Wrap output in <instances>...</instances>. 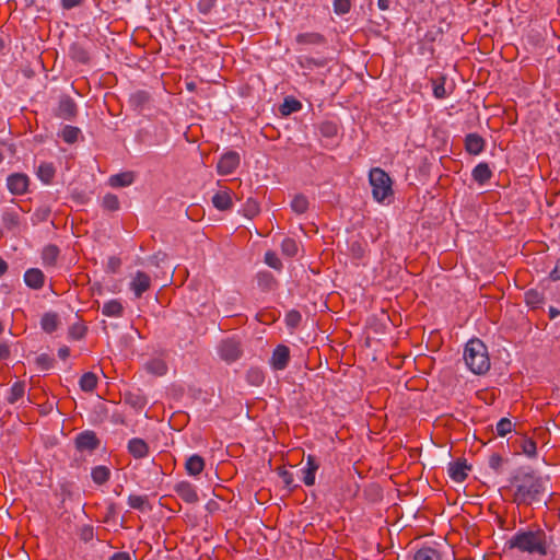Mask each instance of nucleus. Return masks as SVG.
I'll use <instances>...</instances> for the list:
<instances>
[{
  "mask_svg": "<svg viewBox=\"0 0 560 560\" xmlns=\"http://www.w3.org/2000/svg\"><path fill=\"white\" fill-rule=\"evenodd\" d=\"M515 491L513 502L517 505H529L538 501L545 492L544 481L534 474H524L514 478Z\"/></svg>",
  "mask_w": 560,
  "mask_h": 560,
  "instance_id": "f257e3e1",
  "label": "nucleus"
},
{
  "mask_svg": "<svg viewBox=\"0 0 560 560\" xmlns=\"http://www.w3.org/2000/svg\"><path fill=\"white\" fill-rule=\"evenodd\" d=\"M464 360L467 368L478 375L488 372L491 365L488 349L480 339H471L466 343Z\"/></svg>",
  "mask_w": 560,
  "mask_h": 560,
  "instance_id": "f03ea898",
  "label": "nucleus"
},
{
  "mask_svg": "<svg viewBox=\"0 0 560 560\" xmlns=\"http://www.w3.org/2000/svg\"><path fill=\"white\" fill-rule=\"evenodd\" d=\"M509 546L523 552H537L542 556L547 553L545 534L541 530L517 533L509 540Z\"/></svg>",
  "mask_w": 560,
  "mask_h": 560,
  "instance_id": "7ed1b4c3",
  "label": "nucleus"
},
{
  "mask_svg": "<svg viewBox=\"0 0 560 560\" xmlns=\"http://www.w3.org/2000/svg\"><path fill=\"white\" fill-rule=\"evenodd\" d=\"M369 182L372 187L373 198L377 202H382L389 196H393V182L384 170L373 167L369 173Z\"/></svg>",
  "mask_w": 560,
  "mask_h": 560,
  "instance_id": "20e7f679",
  "label": "nucleus"
},
{
  "mask_svg": "<svg viewBox=\"0 0 560 560\" xmlns=\"http://www.w3.org/2000/svg\"><path fill=\"white\" fill-rule=\"evenodd\" d=\"M218 352L226 363L235 362L243 354L242 342L236 338H226L220 342Z\"/></svg>",
  "mask_w": 560,
  "mask_h": 560,
  "instance_id": "39448f33",
  "label": "nucleus"
},
{
  "mask_svg": "<svg viewBox=\"0 0 560 560\" xmlns=\"http://www.w3.org/2000/svg\"><path fill=\"white\" fill-rule=\"evenodd\" d=\"M241 158L235 151L225 152L217 164V171L221 175L232 174L240 165Z\"/></svg>",
  "mask_w": 560,
  "mask_h": 560,
  "instance_id": "423d86ee",
  "label": "nucleus"
},
{
  "mask_svg": "<svg viewBox=\"0 0 560 560\" xmlns=\"http://www.w3.org/2000/svg\"><path fill=\"white\" fill-rule=\"evenodd\" d=\"M30 179L27 175L15 173L8 177L7 186L13 195H23L27 191Z\"/></svg>",
  "mask_w": 560,
  "mask_h": 560,
  "instance_id": "0eeeda50",
  "label": "nucleus"
},
{
  "mask_svg": "<svg viewBox=\"0 0 560 560\" xmlns=\"http://www.w3.org/2000/svg\"><path fill=\"white\" fill-rule=\"evenodd\" d=\"M290 360V349L284 345H279L272 352L270 364L273 370L280 371L287 368Z\"/></svg>",
  "mask_w": 560,
  "mask_h": 560,
  "instance_id": "6e6552de",
  "label": "nucleus"
},
{
  "mask_svg": "<svg viewBox=\"0 0 560 560\" xmlns=\"http://www.w3.org/2000/svg\"><path fill=\"white\" fill-rule=\"evenodd\" d=\"M469 469L466 459H457L448 464L447 472L452 480L463 482L467 478Z\"/></svg>",
  "mask_w": 560,
  "mask_h": 560,
  "instance_id": "1a4fd4ad",
  "label": "nucleus"
},
{
  "mask_svg": "<svg viewBox=\"0 0 560 560\" xmlns=\"http://www.w3.org/2000/svg\"><path fill=\"white\" fill-rule=\"evenodd\" d=\"M299 46H320L326 44V37L317 32L300 33L295 36Z\"/></svg>",
  "mask_w": 560,
  "mask_h": 560,
  "instance_id": "9d476101",
  "label": "nucleus"
},
{
  "mask_svg": "<svg viewBox=\"0 0 560 560\" xmlns=\"http://www.w3.org/2000/svg\"><path fill=\"white\" fill-rule=\"evenodd\" d=\"M75 443L80 451H93L98 446L100 442L94 432L84 431L78 435Z\"/></svg>",
  "mask_w": 560,
  "mask_h": 560,
  "instance_id": "9b49d317",
  "label": "nucleus"
},
{
  "mask_svg": "<svg viewBox=\"0 0 560 560\" xmlns=\"http://www.w3.org/2000/svg\"><path fill=\"white\" fill-rule=\"evenodd\" d=\"M44 281L45 276L38 268L27 269L24 273V282L31 289L38 290L43 288Z\"/></svg>",
  "mask_w": 560,
  "mask_h": 560,
  "instance_id": "f8f14e48",
  "label": "nucleus"
},
{
  "mask_svg": "<svg viewBox=\"0 0 560 560\" xmlns=\"http://www.w3.org/2000/svg\"><path fill=\"white\" fill-rule=\"evenodd\" d=\"M465 149L469 154L477 155L485 149V140L478 133H468L465 139Z\"/></svg>",
  "mask_w": 560,
  "mask_h": 560,
  "instance_id": "ddd939ff",
  "label": "nucleus"
},
{
  "mask_svg": "<svg viewBox=\"0 0 560 560\" xmlns=\"http://www.w3.org/2000/svg\"><path fill=\"white\" fill-rule=\"evenodd\" d=\"M319 468L315 456L308 455L306 458V467L303 469V482L306 486H313L315 483V474Z\"/></svg>",
  "mask_w": 560,
  "mask_h": 560,
  "instance_id": "4468645a",
  "label": "nucleus"
},
{
  "mask_svg": "<svg viewBox=\"0 0 560 560\" xmlns=\"http://www.w3.org/2000/svg\"><path fill=\"white\" fill-rule=\"evenodd\" d=\"M184 466L189 476H198L205 469V459L195 454L187 458Z\"/></svg>",
  "mask_w": 560,
  "mask_h": 560,
  "instance_id": "2eb2a0df",
  "label": "nucleus"
},
{
  "mask_svg": "<svg viewBox=\"0 0 560 560\" xmlns=\"http://www.w3.org/2000/svg\"><path fill=\"white\" fill-rule=\"evenodd\" d=\"M212 203L221 211L231 209L233 206L231 192L229 190L217 191L212 197Z\"/></svg>",
  "mask_w": 560,
  "mask_h": 560,
  "instance_id": "dca6fc26",
  "label": "nucleus"
},
{
  "mask_svg": "<svg viewBox=\"0 0 560 560\" xmlns=\"http://www.w3.org/2000/svg\"><path fill=\"white\" fill-rule=\"evenodd\" d=\"M128 451L135 458H143L149 454V446L143 440L136 438L129 441Z\"/></svg>",
  "mask_w": 560,
  "mask_h": 560,
  "instance_id": "f3484780",
  "label": "nucleus"
},
{
  "mask_svg": "<svg viewBox=\"0 0 560 560\" xmlns=\"http://www.w3.org/2000/svg\"><path fill=\"white\" fill-rule=\"evenodd\" d=\"M130 285L131 290L135 292V295L140 296L143 292H145L149 289L150 278L143 272H137Z\"/></svg>",
  "mask_w": 560,
  "mask_h": 560,
  "instance_id": "a211bd4d",
  "label": "nucleus"
},
{
  "mask_svg": "<svg viewBox=\"0 0 560 560\" xmlns=\"http://www.w3.org/2000/svg\"><path fill=\"white\" fill-rule=\"evenodd\" d=\"M472 178L479 185H485L492 177V172L487 163H479L472 170Z\"/></svg>",
  "mask_w": 560,
  "mask_h": 560,
  "instance_id": "6ab92c4d",
  "label": "nucleus"
},
{
  "mask_svg": "<svg viewBox=\"0 0 560 560\" xmlns=\"http://www.w3.org/2000/svg\"><path fill=\"white\" fill-rule=\"evenodd\" d=\"M177 494L188 503H194L198 500L195 487L186 481L177 483Z\"/></svg>",
  "mask_w": 560,
  "mask_h": 560,
  "instance_id": "aec40b11",
  "label": "nucleus"
},
{
  "mask_svg": "<svg viewBox=\"0 0 560 560\" xmlns=\"http://www.w3.org/2000/svg\"><path fill=\"white\" fill-rule=\"evenodd\" d=\"M135 176L131 172L116 174L109 177V185L112 187H126L133 183Z\"/></svg>",
  "mask_w": 560,
  "mask_h": 560,
  "instance_id": "412c9836",
  "label": "nucleus"
},
{
  "mask_svg": "<svg viewBox=\"0 0 560 560\" xmlns=\"http://www.w3.org/2000/svg\"><path fill=\"white\" fill-rule=\"evenodd\" d=\"M59 317L55 313H46L40 319V326L46 332H52L58 328Z\"/></svg>",
  "mask_w": 560,
  "mask_h": 560,
  "instance_id": "4be33fe9",
  "label": "nucleus"
},
{
  "mask_svg": "<svg viewBox=\"0 0 560 560\" xmlns=\"http://www.w3.org/2000/svg\"><path fill=\"white\" fill-rule=\"evenodd\" d=\"M102 313L108 317H119L122 313V305L117 300H110L104 303Z\"/></svg>",
  "mask_w": 560,
  "mask_h": 560,
  "instance_id": "5701e85b",
  "label": "nucleus"
},
{
  "mask_svg": "<svg viewBox=\"0 0 560 560\" xmlns=\"http://www.w3.org/2000/svg\"><path fill=\"white\" fill-rule=\"evenodd\" d=\"M413 560H442V558L436 549L422 547L415 553Z\"/></svg>",
  "mask_w": 560,
  "mask_h": 560,
  "instance_id": "b1692460",
  "label": "nucleus"
},
{
  "mask_svg": "<svg viewBox=\"0 0 560 560\" xmlns=\"http://www.w3.org/2000/svg\"><path fill=\"white\" fill-rule=\"evenodd\" d=\"M302 108V104L294 97H287L280 106V113L283 116H288L292 113L299 112Z\"/></svg>",
  "mask_w": 560,
  "mask_h": 560,
  "instance_id": "393cba45",
  "label": "nucleus"
},
{
  "mask_svg": "<svg viewBox=\"0 0 560 560\" xmlns=\"http://www.w3.org/2000/svg\"><path fill=\"white\" fill-rule=\"evenodd\" d=\"M520 448L522 452L527 455L528 457L536 456L537 453V445L536 442L533 439L521 436L517 441Z\"/></svg>",
  "mask_w": 560,
  "mask_h": 560,
  "instance_id": "a878e982",
  "label": "nucleus"
},
{
  "mask_svg": "<svg viewBox=\"0 0 560 560\" xmlns=\"http://www.w3.org/2000/svg\"><path fill=\"white\" fill-rule=\"evenodd\" d=\"M128 504L130 508L141 512L148 511L150 509L149 501L145 495L131 494L128 498Z\"/></svg>",
  "mask_w": 560,
  "mask_h": 560,
  "instance_id": "bb28decb",
  "label": "nucleus"
},
{
  "mask_svg": "<svg viewBox=\"0 0 560 560\" xmlns=\"http://www.w3.org/2000/svg\"><path fill=\"white\" fill-rule=\"evenodd\" d=\"M299 252L298 243L294 238L287 237L281 243V253L287 257H294Z\"/></svg>",
  "mask_w": 560,
  "mask_h": 560,
  "instance_id": "cd10ccee",
  "label": "nucleus"
},
{
  "mask_svg": "<svg viewBox=\"0 0 560 560\" xmlns=\"http://www.w3.org/2000/svg\"><path fill=\"white\" fill-rule=\"evenodd\" d=\"M3 223L9 230H16L21 225V215L18 211H7L3 215Z\"/></svg>",
  "mask_w": 560,
  "mask_h": 560,
  "instance_id": "c85d7f7f",
  "label": "nucleus"
},
{
  "mask_svg": "<svg viewBox=\"0 0 560 560\" xmlns=\"http://www.w3.org/2000/svg\"><path fill=\"white\" fill-rule=\"evenodd\" d=\"M544 302V295L542 293H540L539 291L535 290V289H530L528 291L525 292V303L533 307V308H536L538 307L541 303Z\"/></svg>",
  "mask_w": 560,
  "mask_h": 560,
  "instance_id": "c756f323",
  "label": "nucleus"
},
{
  "mask_svg": "<svg viewBox=\"0 0 560 560\" xmlns=\"http://www.w3.org/2000/svg\"><path fill=\"white\" fill-rule=\"evenodd\" d=\"M110 470L106 466H97L92 470V479L97 485H103L109 479Z\"/></svg>",
  "mask_w": 560,
  "mask_h": 560,
  "instance_id": "7c9ffc66",
  "label": "nucleus"
},
{
  "mask_svg": "<svg viewBox=\"0 0 560 560\" xmlns=\"http://www.w3.org/2000/svg\"><path fill=\"white\" fill-rule=\"evenodd\" d=\"M308 200L304 195H296L292 202L291 208L298 214H303L308 210Z\"/></svg>",
  "mask_w": 560,
  "mask_h": 560,
  "instance_id": "2f4dec72",
  "label": "nucleus"
},
{
  "mask_svg": "<svg viewBox=\"0 0 560 560\" xmlns=\"http://www.w3.org/2000/svg\"><path fill=\"white\" fill-rule=\"evenodd\" d=\"M147 370L154 375L161 376L166 373V364L162 359H153L147 363Z\"/></svg>",
  "mask_w": 560,
  "mask_h": 560,
  "instance_id": "473e14b6",
  "label": "nucleus"
},
{
  "mask_svg": "<svg viewBox=\"0 0 560 560\" xmlns=\"http://www.w3.org/2000/svg\"><path fill=\"white\" fill-rule=\"evenodd\" d=\"M97 384V376L94 373L88 372L82 375L80 386L84 392H91Z\"/></svg>",
  "mask_w": 560,
  "mask_h": 560,
  "instance_id": "72a5a7b5",
  "label": "nucleus"
},
{
  "mask_svg": "<svg viewBox=\"0 0 560 560\" xmlns=\"http://www.w3.org/2000/svg\"><path fill=\"white\" fill-rule=\"evenodd\" d=\"M55 168L50 163H42L38 166L37 175L44 183H49L54 177Z\"/></svg>",
  "mask_w": 560,
  "mask_h": 560,
  "instance_id": "f704fd0d",
  "label": "nucleus"
},
{
  "mask_svg": "<svg viewBox=\"0 0 560 560\" xmlns=\"http://www.w3.org/2000/svg\"><path fill=\"white\" fill-rule=\"evenodd\" d=\"M433 85V95L435 98L442 100L447 96L446 90H445V78L440 77L435 80H432Z\"/></svg>",
  "mask_w": 560,
  "mask_h": 560,
  "instance_id": "c9c22d12",
  "label": "nucleus"
},
{
  "mask_svg": "<svg viewBox=\"0 0 560 560\" xmlns=\"http://www.w3.org/2000/svg\"><path fill=\"white\" fill-rule=\"evenodd\" d=\"M320 133L326 138H332L338 132V127L332 121H324L319 126Z\"/></svg>",
  "mask_w": 560,
  "mask_h": 560,
  "instance_id": "e433bc0d",
  "label": "nucleus"
},
{
  "mask_svg": "<svg viewBox=\"0 0 560 560\" xmlns=\"http://www.w3.org/2000/svg\"><path fill=\"white\" fill-rule=\"evenodd\" d=\"M497 433L499 436H505L508 433H510L513 430V423L508 418H502L497 423L495 427Z\"/></svg>",
  "mask_w": 560,
  "mask_h": 560,
  "instance_id": "4c0bfd02",
  "label": "nucleus"
},
{
  "mask_svg": "<svg viewBox=\"0 0 560 560\" xmlns=\"http://www.w3.org/2000/svg\"><path fill=\"white\" fill-rule=\"evenodd\" d=\"M58 256L56 246H46L43 250V260L45 265H52Z\"/></svg>",
  "mask_w": 560,
  "mask_h": 560,
  "instance_id": "58836bf2",
  "label": "nucleus"
},
{
  "mask_svg": "<svg viewBox=\"0 0 560 560\" xmlns=\"http://www.w3.org/2000/svg\"><path fill=\"white\" fill-rule=\"evenodd\" d=\"M351 10V1L350 0H334V11L338 15H343L349 13Z\"/></svg>",
  "mask_w": 560,
  "mask_h": 560,
  "instance_id": "ea45409f",
  "label": "nucleus"
},
{
  "mask_svg": "<svg viewBox=\"0 0 560 560\" xmlns=\"http://www.w3.org/2000/svg\"><path fill=\"white\" fill-rule=\"evenodd\" d=\"M302 320L301 313L296 310H291L285 315V323L290 328H296Z\"/></svg>",
  "mask_w": 560,
  "mask_h": 560,
  "instance_id": "a19ab883",
  "label": "nucleus"
},
{
  "mask_svg": "<svg viewBox=\"0 0 560 560\" xmlns=\"http://www.w3.org/2000/svg\"><path fill=\"white\" fill-rule=\"evenodd\" d=\"M79 129L75 127L67 126L63 128L61 136L62 139L68 143H73L79 136Z\"/></svg>",
  "mask_w": 560,
  "mask_h": 560,
  "instance_id": "79ce46f5",
  "label": "nucleus"
},
{
  "mask_svg": "<svg viewBox=\"0 0 560 560\" xmlns=\"http://www.w3.org/2000/svg\"><path fill=\"white\" fill-rule=\"evenodd\" d=\"M103 207L107 210L115 211L119 208V200L115 195L107 194L103 197Z\"/></svg>",
  "mask_w": 560,
  "mask_h": 560,
  "instance_id": "37998d69",
  "label": "nucleus"
},
{
  "mask_svg": "<svg viewBox=\"0 0 560 560\" xmlns=\"http://www.w3.org/2000/svg\"><path fill=\"white\" fill-rule=\"evenodd\" d=\"M265 262L277 270L282 268V262L275 252L269 250L265 254Z\"/></svg>",
  "mask_w": 560,
  "mask_h": 560,
  "instance_id": "c03bdc74",
  "label": "nucleus"
},
{
  "mask_svg": "<svg viewBox=\"0 0 560 560\" xmlns=\"http://www.w3.org/2000/svg\"><path fill=\"white\" fill-rule=\"evenodd\" d=\"M60 112L66 117H71L74 115L75 112V105L70 98H65L60 102Z\"/></svg>",
  "mask_w": 560,
  "mask_h": 560,
  "instance_id": "a18cd8bd",
  "label": "nucleus"
},
{
  "mask_svg": "<svg viewBox=\"0 0 560 560\" xmlns=\"http://www.w3.org/2000/svg\"><path fill=\"white\" fill-rule=\"evenodd\" d=\"M247 380L254 385H260L265 380V375L259 369H250L247 372Z\"/></svg>",
  "mask_w": 560,
  "mask_h": 560,
  "instance_id": "49530a36",
  "label": "nucleus"
},
{
  "mask_svg": "<svg viewBox=\"0 0 560 560\" xmlns=\"http://www.w3.org/2000/svg\"><path fill=\"white\" fill-rule=\"evenodd\" d=\"M488 464L490 468L499 472L503 464V458L500 454L494 453L489 457Z\"/></svg>",
  "mask_w": 560,
  "mask_h": 560,
  "instance_id": "de8ad7c7",
  "label": "nucleus"
},
{
  "mask_svg": "<svg viewBox=\"0 0 560 560\" xmlns=\"http://www.w3.org/2000/svg\"><path fill=\"white\" fill-rule=\"evenodd\" d=\"M24 394V387L21 384H14L11 388V395L9 397L10 402H15Z\"/></svg>",
  "mask_w": 560,
  "mask_h": 560,
  "instance_id": "09e8293b",
  "label": "nucleus"
},
{
  "mask_svg": "<svg viewBox=\"0 0 560 560\" xmlns=\"http://www.w3.org/2000/svg\"><path fill=\"white\" fill-rule=\"evenodd\" d=\"M217 0H199L198 9L201 13L208 14L215 5Z\"/></svg>",
  "mask_w": 560,
  "mask_h": 560,
  "instance_id": "8fccbe9b",
  "label": "nucleus"
},
{
  "mask_svg": "<svg viewBox=\"0 0 560 560\" xmlns=\"http://www.w3.org/2000/svg\"><path fill=\"white\" fill-rule=\"evenodd\" d=\"M279 476L281 477L282 481L285 483L287 487H295L294 477L292 472H290L287 469H281L279 471Z\"/></svg>",
  "mask_w": 560,
  "mask_h": 560,
  "instance_id": "3c124183",
  "label": "nucleus"
},
{
  "mask_svg": "<svg viewBox=\"0 0 560 560\" xmlns=\"http://www.w3.org/2000/svg\"><path fill=\"white\" fill-rule=\"evenodd\" d=\"M81 538L85 541H89L93 538V528L91 526H85L81 530Z\"/></svg>",
  "mask_w": 560,
  "mask_h": 560,
  "instance_id": "603ef678",
  "label": "nucleus"
},
{
  "mask_svg": "<svg viewBox=\"0 0 560 560\" xmlns=\"http://www.w3.org/2000/svg\"><path fill=\"white\" fill-rule=\"evenodd\" d=\"M550 278L552 280H560V258L557 260L553 270L550 272Z\"/></svg>",
  "mask_w": 560,
  "mask_h": 560,
  "instance_id": "864d4df0",
  "label": "nucleus"
},
{
  "mask_svg": "<svg viewBox=\"0 0 560 560\" xmlns=\"http://www.w3.org/2000/svg\"><path fill=\"white\" fill-rule=\"evenodd\" d=\"M81 0H61L62 7L66 9H71L79 5Z\"/></svg>",
  "mask_w": 560,
  "mask_h": 560,
  "instance_id": "5fc2aeb1",
  "label": "nucleus"
},
{
  "mask_svg": "<svg viewBox=\"0 0 560 560\" xmlns=\"http://www.w3.org/2000/svg\"><path fill=\"white\" fill-rule=\"evenodd\" d=\"M109 560H130V556L127 552H116L109 558Z\"/></svg>",
  "mask_w": 560,
  "mask_h": 560,
  "instance_id": "6e6d98bb",
  "label": "nucleus"
},
{
  "mask_svg": "<svg viewBox=\"0 0 560 560\" xmlns=\"http://www.w3.org/2000/svg\"><path fill=\"white\" fill-rule=\"evenodd\" d=\"M377 7L380 10L386 11L390 7V1L389 0H377Z\"/></svg>",
  "mask_w": 560,
  "mask_h": 560,
  "instance_id": "4d7b16f0",
  "label": "nucleus"
},
{
  "mask_svg": "<svg viewBox=\"0 0 560 560\" xmlns=\"http://www.w3.org/2000/svg\"><path fill=\"white\" fill-rule=\"evenodd\" d=\"M560 315V311L553 306H551L549 308V318L550 319H555L556 317H558Z\"/></svg>",
  "mask_w": 560,
  "mask_h": 560,
  "instance_id": "13d9d810",
  "label": "nucleus"
},
{
  "mask_svg": "<svg viewBox=\"0 0 560 560\" xmlns=\"http://www.w3.org/2000/svg\"><path fill=\"white\" fill-rule=\"evenodd\" d=\"M258 279L259 282H261L262 279H267L268 281H275L273 277L268 272L259 273Z\"/></svg>",
  "mask_w": 560,
  "mask_h": 560,
  "instance_id": "bf43d9fd",
  "label": "nucleus"
},
{
  "mask_svg": "<svg viewBox=\"0 0 560 560\" xmlns=\"http://www.w3.org/2000/svg\"><path fill=\"white\" fill-rule=\"evenodd\" d=\"M58 354L61 359H66L69 355V349L67 347L60 348Z\"/></svg>",
  "mask_w": 560,
  "mask_h": 560,
  "instance_id": "052dcab7",
  "label": "nucleus"
},
{
  "mask_svg": "<svg viewBox=\"0 0 560 560\" xmlns=\"http://www.w3.org/2000/svg\"><path fill=\"white\" fill-rule=\"evenodd\" d=\"M7 262L0 257V277L7 271Z\"/></svg>",
  "mask_w": 560,
  "mask_h": 560,
  "instance_id": "680f3d73",
  "label": "nucleus"
},
{
  "mask_svg": "<svg viewBox=\"0 0 560 560\" xmlns=\"http://www.w3.org/2000/svg\"><path fill=\"white\" fill-rule=\"evenodd\" d=\"M9 354V349L5 345H0V358H4Z\"/></svg>",
  "mask_w": 560,
  "mask_h": 560,
  "instance_id": "e2e57ef3",
  "label": "nucleus"
},
{
  "mask_svg": "<svg viewBox=\"0 0 560 560\" xmlns=\"http://www.w3.org/2000/svg\"><path fill=\"white\" fill-rule=\"evenodd\" d=\"M109 267L112 268L113 271H115L116 268L118 267V260L115 259V258H110L109 259Z\"/></svg>",
  "mask_w": 560,
  "mask_h": 560,
  "instance_id": "0e129e2a",
  "label": "nucleus"
},
{
  "mask_svg": "<svg viewBox=\"0 0 560 560\" xmlns=\"http://www.w3.org/2000/svg\"><path fill=\"white\" fill-rule=\"evenodd\" d=\"M186 88L188 91L194 92L196 89V83L194 81H189L186 83Z\"/></svg>",
  "mask_w": 560,
  "mask_h": 560,
  "instance_id": "69168bd1",
  "label": "nucleus"
},
{
  "mask_svg": "<svg viewBox=\"0 0 560 560\" xmlns=\"http://www.w3.org/2000/svg\"><path fill=\"white\" fill-rule=\"evenodd\" d=\"M306 61H307V63H308V65L313 63V65H315V66H320V63L316 62V61H315V60H313V59H306Z\"/></svg>",
  "mask_w": 560,
  "mask_h": 560,
  "instance_id": "338daca9",
  "label": "nucleus"
}]
</instances>
